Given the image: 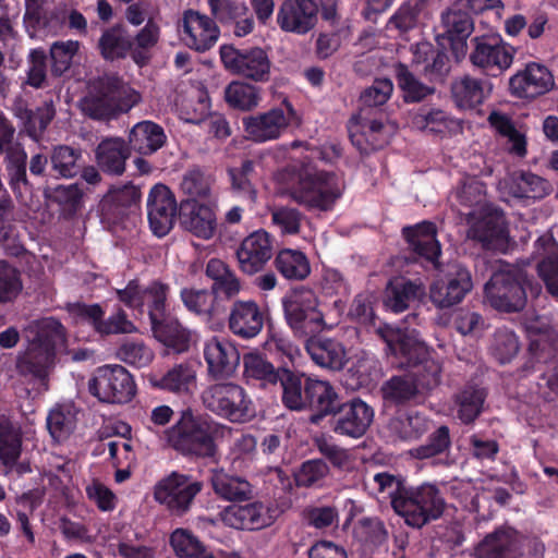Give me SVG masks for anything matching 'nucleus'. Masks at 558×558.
I'll return each mask as SVG.
<instances>
[{
  "mask_svg": "<svg viewBox=\"0 0 558 558\" xmlns=\"http://www.w3.org/2000/svg\"><path fill=\"white\" fill-rule=\"evenodd\" d=\"M393 92L389 78H375L360 96V110L348 123L349 137L362 154L383 148L387 143L381 107Z\"/></svg>",
  "mask_w": 558,
  "mask_h": 558,
  "instance_id": "1",
  "label": "nucleus"
},
{
  "mask_svg": "<svg viewBox=\"0 0 558 558\" xmlns=\"http://www.w3.org/2000/svg\"><path fill=\"white\" fill-rule=\"evenodd\" d=\"M287 392L281 393L282 404L290 411L308 412V423L319 426L337 415L342 396L329 380L319 379L299 371L287 378Z\"/></svg>",
  "mask_w": 558,
  "mask_h": 558,
  "instance_id": "2",
  "label": "nucleus"
},
{
  "mask_svg": "<svg viewBox=\"0 0 558 558\" xmlns=\"http://www.w3.org/2000/svg\"><path fill=\"white\" fill-rule=\"evenodd\" d=\"M377 333L386 343L387 352L399 360V366L410 368L408 373L424 395L439 385L441 366L423 342L389 325L379 327Z\"/></svg>",
  "mask_w": 558,
  "mask_h": 558,
  "instance_id": "3",
  "label": "nucleus"
},
{
  "mask_svg": "<svg viewBox=\"0 0 558 558\" xmlns=\"http://www.w3.org/2000/svg\"><path fill=\"white\" fill-rule=\"evenodd\" d=\"M542 291V284L533 276L517 267L494 271L484 287L487 303L502 313L521 312L527 298L537 299Z\"/></svg>",
  "mask_w": 558,
  "mask_h": 558,
  "instance_id": "4",
  "label": "nucleus"
},
{
  "mask_svg": "<svg viewBox=\"0 0 558 558\" xmlns=\"http://www.w3.org/2000/svg\"><path fill=\"white\" fill-rule=\"evenodd\" d=\"M64 340L65 329L59 320H44L26 352L17 357V374L47 388L49 371L57 356V347Z\"/></svg>",
  "mask_w": 558,
  "mask_h": 558,
  "instance_id": "5",
  "label": "nucleus"
},
{
  "mask_svg": "<svg viewBox=\"0 0 558 558\" xmlns=\"http://www.w3.org/2000/svg\"><path fill=\"white\" fill-rule=\"evenodd\" d=\"M216 434L217 424L209 416L186 409L167 430V438L169 445L182 456L207 459L217 453Z\"/></svg>",
  "mask_w": 558,
  "mask_h": 558,
  "instance_id": "6",
  "label": "nucleus"
},
{
  "mask_svg": "<svg viewBox=\"0 0 558 558\" xmlns=\"http://www.w3.org/2000/svg\"><path fill=\"white\" fill-rule=\"evenodd\" d=\"M446 499L435 483L423 482L420 485H407L395 498L393 512L404 523L420 530L440 519L446 510Z\"/></svg>",
  "mask_w": 558,
  "mask_h": 558,
  "instance_id": "7",
  "label": "nucleus"
},
{
  "mask_svg": "<svg viewBox=\"0 0 558 558\" xmlns=\"http://www.w3.org/2000/svg\"><path fill=\"white\" fill-rule=\"evenodd\" d=\"M140 96L114 74L99 77L83 101V111L94 120L106 121L131 110Z\"/></svg>",
  "mask_w": 558,
  "mask_h": 558,
  "instance_id": "8",
  "label": "nucleus"
},
{
  "mask_svg": "<svg viewBox=\"0 0 558 558\" xmlns=\"http://www.w3.org/2000/svg\"><path fill=\"white\" fill-rule=\"evenodd\" d=\"M290 198L306 210L329 211L341 197L342 191L335 172L301 169L288 190Z\"/></svg>",
  "mask_w": 558,
  "mask_h": 558,
  "instance_id": "9",
  "label": "nucleus"
},
{
  "mask_svg": "<svg viewBox=\"0 0 558 558\" xmlns=\"http://www.w3.org/2000/svg\"><path fill=\"white\" fill-rule=\"evenodd\" d=\"M204 407L231 423H246L255 416V405L246 390L233 383L215 384L202 393Z\"/></svg>",
  "mask_w": 558,
  "mask_h": 558,
  "instance_id": "10",
  "label": "nucleus"
},
{
  "mask_svg": "<svg viewBox=\"0 0 558 558\" xmlns=\"http://www.w3.org/2000/svg\"><path fill=\"white\" fill-rule=\"evenodd\" d=\"M203 487V482L193 475L172 471L156 483L154 498L172 515L183 517L192 509Z\"/></svg>",
  "mask_w": 558,
  "mask_h": 558,
  "instance_id": "11",
  "label": "nucleus"
},
{
  "mask_svg": "<svg viewBox=\"0 0 558 558\" xmlns=\"http://www.w3.org/2000/svg\"><path fill=\"white\" fill-rule=\"evenodd\" d=\"M169 286L154 280L142 286L137 279L130 280L125 288L116 289L117 299L128 308L147 313L150 326L170 313L168 310Z\"/></svg>",
  "mask_w": 558,
  "mask_h": 558,
  "instance_id": "12",
  "label": "nucleus"
},
{
  "mask_svg": "<svg viewBox=\"0 0 558 558\" xmlns=\"http://www.w3.org/2000/svg\"><path fill=\"white\" fill-rule=\"evenodd\" d=\"M220 61L230 74L265 83L270 78L271 61L267 51L257 46L238 48L233 44L219 47Z\"/></svg>",
  "mask_w": 558,
  "mask_h": 558,
  "instance_id": "13",
  "label": "nucleus"
},
{
  "mask_svg": "<svg viewBox=\"0 0 558 558\" xmlns=\"http://www.w3.org/2000/svg\"><path fill=\"white\" fill-rule=\"evenodd\" d=\"M88 390L101 403L126 404L136 395V384L123 366L104 365L96 368L88 381Z\"/></svg>",
  "mask_w": 558,
  "mask_h": 558,
  "instance_id": "14",
  "label": "nucleus"
},
{
  "mask_svg": "<svg viewBox=\"0 0 558 558\" xmlns=\"http://www.w3.org/2000/svg\"><path fill=\"white\" fill-rule=\"evenodd\" d=\"M429 288L430 302L440 310L460 304L473 289L471 271L459 262L447 263Z\"/></svg>",
  "mask_w": 558,
  "mask_h": 558,
  "instance_id": "15",
  "label": "nucleus"
},
{
  "mask_svg": "<svg viewBox=\"0 0 558 558\" xmlns=\"http://www.w3.org/2000/svg\"><path fill=\"white\" fill-rule=\"evenodd\" d=\"M471 43L470 61L486 75L497 77L511 66L517 49L500 35L476 36Z\"/></svg>",
  "mask_w": 558,
  "mask_h": 558,
  "instance_id": "16",
  "label": "nucleus"
},
{
  "mask_svg": "<svg viewBox=\"0 0 558 558\" xmlns=\"http://www.w3.org/2000/svg\"><path fill=\"white\" fill-rule=\"evenodd\" d=\"M274 236L264 229L246 235L235 251L238 267L247 276L262 272L274 256Z\"/></svg>",
  "mask_w": 558,
  "mask_h": 558,
  "instance_id": "17",
  "label": "nucleus"
},
{
  "mask_svg": "<svg viewBox=\"0 0 558 558\" xmlns=\"http://www.w3.org/2000/svg\"><path fill=\"white\" fill-rule=\"evenodd\" d=\"M226 323L232 335L243 340H250L257 337L263 330L265 312L253 299H236L229 307L226 306L223 326Z\"/></svg>",
  "mask_w": 558,
  "mask_h": 558,
  "instance_id": "18",
  "label": "nucleus"
},
{
  "mask_svg": "<svg viewBox=\"0 0 558 558\" xmlns=\"http://www.w3.org/2000/svg\"><path fill=\"white\" fill-rule=\"evenodd\" d=\"M340 408L337 415L329 421L332 432L351 438H360L365 435L374 418L373 408L360 398L349 401L342 398Z\"/></svg>",
  "mask_w": 558,
  "mask_h": 558,
  "instance_id": "19",
  "label": "nucleus"
},
{
  "mask_svg": "<svg viewBox=\"0 0 558 558\" xmlns=\"http://www.w3.org/2000/svg\"><path fill=\"white\" fill-rule=\"evenodd\" d=\"M402 238L408 244L414 259L439 267L441 245L437 239V227L434 222L423 220L412 226H405L401 230Z\"/></svg>",
  "mask_w": 558,
  "mask_h": 558,
  "instance_id": "20",
  "label": "nucleus"
},
{
  "mask_svg": "<svg viewBox=\"0 0 558 558\" xmlns=\"http://www.w3.org/2000/svg\"><path fill=\"white\" fill-rule=\"evenodd\" d=\"M179 207L172 191L165 184L154 185L147 197V217L153 233L162 238L173 228Z\"/></svg>",
  "mask_w": 558,
  "mask_h": 558,
  "instance_id": "21",
  "label": "nucleus"
},
{
  "mask_svg": "<svg viewBox=\"0 0 558 558\" xmlns=\"http://www.w3.org/2000/svg\"><path fill=\"white\" fill-rule=\"evenodd\" d=\"M220 518L227 526L257 531L275 522L276 510L262 501H252L246 505L233 504L220 512Z\"/></svg>",
  "mask_w": 558,
  "mask_h": 558,
  "instance_id": "22",
  "label": "nucleus"
},
{
  "mask_svg": "<svg viewBox=\"0 0 558 558\" xmlns=\"http://www.w3.org/2000/svg\"><path fill=\"white\" fill-rule=\"evenodd\" d=\"M289 123V118L279 107L242 118L246 138L258 144L278 140L288 129Z\"/></svg>",
  "mask_w": 558,
  "mask_h": 558,
  "instance_id": "23",
  "label": "nucleus"
},
{
  "mask_svg": "<svg viewBox=\"0 0 558 558\" xmlns=\"http://www.w3.org/2000/svg\"><path fill=\"white\" fill-rule=\"evenodd\" d=\"M319 8L315 0H284L277 13V23L283 32L305 35L318 21Z\"/></svg>",
  "mask_w": 558,
  "mask_h": 558,
  "instance_id": "24",
  "label": "nucleus"
},
{
  "mask_svg": "<svg viewBox=\"0 0 558 558\" xmlns=\"http://www.w3.org/2000/svg\"><path fill=\"white\" fill-rule=\"evenodd\" d=\"M555 86L551 72L543 64L530 62L524 70L517 72L509 80V89L518 98L534 99Z\"/></svg>",
  "mask_w": 558,
  "mask_h": 558,
  "instance_id": "25",
  "label": "nucleus"
},
{
  "mask_svg": "<svg viewBox=\"0 0 558 558\" xmlns=\"http://www.w3.org/2000/svg\"><path fill=\"white\" fill-rule=\"evenodd\" d=\"M182 29L185 44L198 52L213 48L220 36L215 20L193 9L183 12Z\"/></svg>",
  "mask_w": 558,
  "mask_h": 558,
  "instance_id": "26",
  "label": "nucleus"
},
{
  "mask_svg": "<svg viewBox=\"0 0 558 558\" xmlns=\"http://www.w3.org/2000/svg\"><path fill=\"white\" fill-rule=\"evenodd\" d=\"M180 300L190 313L198 316L211 329L220 330L223 328L226 305L217 303L209 290L182 288Z\"/></svg>",
  "mask_w": 558,
  "mask_h": 558,
  "instance_id": "27",
  "label": "nucleus"
},
{
  "mask_svg": "<svg viewBox=\"0 0 558 558\" xmlns=\"http://www.w3.org/2000/svg\"><path fill=\"white\" fill-rule=\"evenodd\" d=\"M204 357L208 373L215 378L231 376L240 364V353L232 341L225 337H211L205 342Z\"/></svg>",
  "mask_w": 558,
  "mask_h": 558,
  "instance_id": "28",
  "label": "nucleus"
},
{
  "mask_svg": "<svg viewBox=\"0 0 558 558\" xmlns=\"http://www.w3.org/2000/svg\"><path fill=\"white\" fill-rule=\"evenodd\" d=\"M475 550L480 558H521V535L514 527L504 525L488 533Z\"/></svg>",
  "mask_w": 558,
  "mask_h": 558,
  "instance_id": "29",
  "label": "nucleus"
},
{
  "mask_svg": "<svg viewBox=\"0 0 558 558\" xmlns=\"http://www.w3.org/2000/svg\"><path fill=\"white\" fill-rule=\"evenodd\" d=\"M205 275L213 281L209 291L217 303H232L243 289L241 279L222 259L210 258L206 264Z\"/></svg>",
  "mask_w": 558,
  "mask_h": 558,
  "instance_id": "30",
  "label": "nucleus"
},
{
  "mask_svg": "<svg viewBox=\"0 0 558 558\" xmlns=\"http://www.w3.org/2000/svg\"><path fill=\"white\" fill-rule=\"evenodd\" d=\"M442 37L450 45L456 57L466 52V40L474 31V21L466 10L457 7L448 8L441 13Z\"/></svg>",
  "mask_w": 558,
  "mask_h": 558,
  "instance_id": "31",
  "label": "nucleus"
},
{
  "mask_svg": "<svg viewBox=\"0 0 558 558\" xmlns=\"http://www.w3.org/2000/svg\"><path fill=\"white\" fill-rule=\"evenodd\" d=\"M131 149L122 137H105L95 148V161L99 170L110 177L125 172Z\"/></svg>",
  "mask_w": 558,
  "mask_h": 558,
  "instance_id": "32",
  "label": "nucleus"
},
{
  "mask_svg": "<svg viewBox=\"0 0 558 558\" xmlns=\"http://www.w3.org/2000/svg\"><path fill=\"white\" fill-rule=\"evenodd\" d=\"M182 225L195 236L208 240L214 236L217 221L213 208L195 199H182L179 206Z\"/></svg>",
  "mask_w": 558,
  "mask_h": 558,
  "instance_id": "33",
  "label": "nucleus"
},
{
  "mask_svg": "<svg viewBox=\"0 0 558 558\" xmlns=\"http://www.w3.org/2000/svg\"><path fill=\"white\" fill-rule=\"evenodd\" d=\"M424 294L425 287L420 280L393 277L385 288L384 305L392 313H403Z\"/></svg>",
  "mask_w": 558,
  "mask_h": 558,
  "instance_id": "34",
  "label": "nucleus"
},
{
  "mask_svg": "<svg viewBox=\"0 0 558 558\" xmlns=\"http://www.w3.org/2000/svg\"><path fill=\"white\" fill-rule=\"evenodd\" d=\"M471 238L487 250L500 248L507 244L508 228L505 215L499 209L486 213L470 229Z\"/></svg>",
  "mask_w": 558,
  "mask_h": 558,
  "instance_id": "35",
  "label": "nucleus"
},
{
  "mask_svg": "<svg viewBox=\"0 0 558 558\" xmlns=\"http://www.w3.org/2000/svg\"><path fill=\"white\" fill-rule=\"evenodd\" d=\"M305 349L312 361L322 368L340 371L347 363L345 349L336 339L313 336L306 339Z\"/></svg>",
  "mask_w": 558,
  "mask_h": 558,
  "instance_id": "36",
  "label": "nucleus"
},
{
  "mask_svg": "<svg viewBox=\"0 0 558 558\" xmlns=\"http://www.w3.org/2000/svg\"><path fill=\"white\" fill-rule=\"evenodd\" d=\"M244 374L247 378L256 379L262 386L280 384L282 393L287 392V378L296 376L299 371L284 367H275L274 364L257 353H247L243 356Z\"/></svg>",
  "mask_w": 558,
  "mask_h": 558,
  "instance_id": "37",
  "label": "nucleus"
},
{
  "mask_svg": "<svg viewBox=\"0 0 558 558\" xmlns=\"http://www.w3.org/2000/svg\"><path fill=\"white\" fill-rule=\"evenodd\" d=\"M167 143L165 130L158 123L144 120L135 123L129 132L126 144L131 151L150 156Z\"/></svg>",
  "mask_w": 558,
  "mask_h": 558,
  "instance_id": "38",
  "label": "nucleus"
},
{
  "mask_svg": "<svg viewBox=\"0 0 558 558\" xmlns=\"http://www.w3.org/2000/svg\"><path fill=\"white\" fill-rule=\"evenodd\" d=\"M150 328L154 337L173 353L189 351L192 333L171 313L153 324Z\"/></svg>",
  "mask_w": 558,
  "mask_h": 558,
  "instance_id": "39",
  "label": "nucleus"
},
{
  "mask_svg": "<svg viewBox=\"0 0 558 558\" xmlns=\"http://www.w3.org/2000/svg\"><path fill=\"white\" fill-rule=\"evenodd\" d=\"M210 484L214 493L223 500L239 502L250 500L254 495L253 486L247 480L223 470H213Z\"/></svg>",
  "mask_w": 558,
  "mask_h": 558,
  "instance_id": "40",
  "label": "nucleus"
},
{
  "mask_svg": "<svg viewBox=\"0 0 558 558\" xmlns=\"http://www.w3.org/2000/svg\"><path fill=\"white\" fill-rule=\"evenodd\" d=\"M490 84L465 75L451 84V97L459 109H475L488 97Z\"/></svg>",
  "mask_w": 558,
  "mask_h": 558,
  "instance_id": "41",
  "label": "nucleus"
},
{
  "mask_svg": "<svg viewBox=\"0 0 558 558\" xmlns=\"http://www.w3.org/2000/svg\"><path fill=\"white\" fill-rule=\"evenodd\" d=\"M23 433L21 425L0 415V462L12 470L22 454Z\"/></svg>",
  "mask_w": 558,
  "mask_h": 558,
  "instance_id": "42",
  "label": "nucleus"
},
{
  "mask_svg": "<svg viewBox=\"0 0 558 558\" xmlns=\"http://www.w3.org/2000/svg\"><path fill=\"white\" fill-rule=\"evenodd\" d=\"M274 267L289 281H303L312 271L307 255L301 250L289 247L281 248L275 254Z\"/></svg>",
  "mask_w": 558,
  "mask_h": 558,
  "instance_id": "43",
  "label": "nucleus"
},
{
  "mask_svg": "<svg viewBox=\"0 0 558 558\" xmlns=\"http://www.w3.org/2000/svg\"><path fill=\"white\" fill-rule=\"evenodd\" d=\"M151 385L179 396L190 395L196 387V372L190 363H180L160 377L151 378Z\"/></svg>",
  "mask_w": 558,
  "mask_h": 558,
  "instance_id": "44",
  "label": "nucleus"
},
{
  "mask_svg": "<svg viewBox=\"0 0 558 558\" xmlns=\"http://www.w3.org/2000/svg\"><path fill=\"white\" fill-rule=\"evenodd\" d=\"M380 391L385 403L396 407L405 405L424 395L409 373L391 376L383 384Z\"/></svg>",
  "mask_w": 558,
  "mask_h": 558,
  "instance_id": "45",
  "label": "nucleus"
},
{
  "mask_svg": "<svg viewBox=\"0 0 558 558\" xmlns=\"http://www.w3.org/2000/svg\"><path fill=\"white\" fill-rule=\"evenodd\" d=\"M486 398L487 392L484 388L472 384L465 385L453 397L457 417L465 425L474 423L483 412Z\"/></svg>",
  "mask_w": 558,
  "mask_h": 558,
  "instance_id": "46",
  "label": "nucleus"
},
{
  "mask_svg": "<svg viewBox=\"0 0 558 558\" xmlns=\"http://www.w3.org/2000/svg\"><path fill=\"white\" fill-rule=\"evenodd\" d=\"M131 38L123 25H113L104 29L98 39L97 49L106 61L123 60L131 57Z\"/></svg>",
  "mask_w": 558,
  "mask_h": 558,
  "instance_id": "47",
  "label": "nucleus"
},
{
  "mask_svg": "<svg viewBox=\"0 0 558 558\" xmlns=\"http://www.w3.org/2000/svg\"><path fill=\"white\" fill-rule=\"evenodd\" d=\"M50 174L71 179L76 177L85 163L81 148H74L69 145L53 146L50 154Z\"/></svg>",
  "mask_w": 558,
  "mask_h": 558,
  "instance_id": "48",
  "label": "nucleus"
},
{
  "mask_svg": "<svg viewBox=\"0 0 558 558\" xmlns=\"http://www.w3.org/2000/svg\"><path fill=\"white\" fill-rule=\"evenodd\" d=\"M432 421L417 411L400 413L388 423L390 433L400 440L410 441L421 438L429 430Z\"/></svg>",
  "mask_w": 558,
  "mask_h": 558,
  "instance_id": "49",
  "label": "nucleus"
},
{
  "mask_svg": "<svg viewBox=\"0 0 558 558\" xmlns=\"http://www.w3.org/2000/svg\"><path fill=\"white\" fill-rule=\"evenodd\" d=\"M550 192V183L546 179L532 172H522L512 181L509 187L510 195L521 201L525 206L544 198L549 195Z\"/></svg>",
  "mask_w": 558,
  "mask_h": 558,
  "instance_id": "50",
  "label": "nucleus"
},
{
  "mask_svg": "<svg viewBox=\"0 0 558 558\" xmlns=\"http://www.w3.org/2000/svg\"><path fill=\"white\" fill-rule=\"evenodd\" d=\"M414 61L425 64L424 72L430 81H442L451 68L447 52L427 43L417 45L414 51Z\"/></svg>",
  "mask_w": 558,
  "mask_h": 558,
  "instance_id": "51",
  "label": "nucleus"
},
{
  "mask_svg": "<svg viewBox=\"0 0 558 558\" xmlns=\"http://www.w3.org/2000/svg\"><path fill=\"white\" fill-rule=\"evenodd\" d=\"M159 38L160 27L153 17H149L145 26L131 38V59L136 65L143 68L149 63L150 50L158 44Z\"/></svg>",
  "mask_w": 558,
  "mask_h": 558,
  "instance_id": "52",
  "label": "nucleus"
},
{
  "mask_svg": "<svg viewBox=\"0 0 558 558\" xmlns=\"http://www.w3.org/2000/svg\"><path fill=\"white\" fill-rule=\"evenodd\" d=\"M5 168L9 178V185L16 197L22 196L23 191L31 190V184L27 180L26 166L27 154L23 147L8 149L5 155Z\"/></svg>",
  "mask_w": 558,
  "mask_h": 558,
  "instance_id": "53",
  "label": "nucleus"
},
{
  "mask_svg": "<svg viewBox=\"0 0 558 558\" xmlns=\"http://www.w3.org/2000/svg\"><path fill=\"white\" fill-rule=\"evenodd\" d=\"M56 116V109L52 102H44L36 110L28 108H17L16 117L22 121L27 135L38 140Z\"/></svg>",
  "mask_w": 558,
  "mask_h": 558,
  "instance_id": "54",
  "label": "nucleus"
},
{
  "mask_svg": "<svg viewBox=\"0 0 558 558\" xmlns=\"http://www.w3.org/2000/svg\"><path fill=\"white\" fill-rule=\"evenodd\" d=\"M395 75L407 104L420 102L435 92L434 87L422 83L404 63L399 62L395 65Z\"/></svg>",
  "mask_w": 558,
  "mask_h": 558,
  "instance_id": "55",
  "label": "nucleus"
},
{
  "mask_svg": "<svg viewBox=\"0 0 558 558\" xmlns=\"http://www.w3.org/2000/svg\"><path fill=\"white\" fill-rule=\"evenodd\" d=\"M284 318L295 337L310 338L325 327L323 313H306L283 307Z\"/></svg>",
  "mask_w": 558,
  "mask_h": 558,
  "instance_id": "56",
  "label": "nucleus"
},
{
  "mask_svg": "<svg viewBox=\"0 0 558 558\" xmlns=\"http://www.w3.org/2000/svg\"><path fill=\"white\" fill-rule=\"evenodd\" d=\"M426 7L425 0H405L389 17L386 28L405 34L420 25L421 15Z\"/></svg>",
  "mask_w": 558,
  "mask_h": 558,
  "instance_id": "57",
  "label": "nucleus"
},
{
  "mask_svg": "<svg viewBox=\"0 0 558 558\" xmlns=\"http://www.w3.org/2000/svg\"><path fill=\"white\" fill-rule=\"evenodd\" d=\"M227 104L242 111H251L260 101L259 88L248 83L233 81L225 89Z\"/></svg>",
  "mask_w": 558,
  "mask_h": 558,
  "instance_id": "58",
  "label": "nucleus"
},
{
  "mask_svg": "<svg viewBox=\"0 0 558 558\" xmlns=\"http://www.w3.org/2000/svg\"><path fill=\"white\" fill-rule=\"evenodd\" d=\"M80 47V41L72 39L58 40L50 46V73L53 77H61L71 69Z\"/></svg>",
  "mask_w": 558,
  "mask_h": 558,
  "instance_id": "59",
  "label": "nucleus"
},
{
  "mask_svg": "<svg viewBox=\"0 0 558 558\" xmlns=\"http://www.w3.org/2000/svg\"><path fill=\"white\" fill-rule=\"evenodd\" d=\"M25 12L23 22L29 37L49 35V12L50 8L46 0H24Z\"/></svg>",
  "mask_w": 558,
  "mask_h": 558,
  "instance_id": "60",
  "label": "nucleus"
},
{
  "mask_svg": "<svg viewBox=\"0 0 558 558\" xmlns=\"http://www.w3.org/2000/svg\"><path fill=\"white\" fill-rule=\"evenodd\" d=\"M169 543L178 558H202L207 551L203 542L192 531L183 527L170 534Z\"/></svg>",
  "mask_w": 558,
  "mask_h": 558,
  "instance_id": "61",
  "label": "nucleus"
},
{
  "mask_svg": "<svg viewBox=\"0 0 558 558\" xmlns=\"http://www.w3.org/2000/svg\"><path fill=\"white\" fill-rule=\"evenodd\" d=\"M450 429L447 425H440L430 433L425 444L411 450V454L418 459H430L444 453H448L451 448Z\"/></svg>",
  "mask_w": 558,
  "mask_h": 558,
  "instance_id": "62",
  "label": "nucleus"
},
{
  "mask_svg": "<svg viewBox=\"0 0 558 558\" xmlns=\"http://www.w3.org/2000/svg\"><path fill=\"white\" fill-rule=\"evenodd\" d=\"M266 350L277 362L278 367L299 371L295 367V362L300 357V350L288 338L280 335H271L266 341Z\"/></svg>",
  "mask_w": 558,
  "mask_h": 558,
  "instance_id": "63",
  "label": "nucleus"
},
{
  "mask_svg": "<svg viewBox=\"0 0 558 558\" xmlns=\"http://www.w3.org/2000/svg\"><path fill=\"white\" fill-rule=\"evenodd\" d=\"M75 415L66 407H56L48 413L47 428L57 442L66 440L75 429Z\"/></svg>",
  "mask_w": 558,
  "mask_h": 558,
  "instance_id": "64",
  "label": "nucleus"
}]
</instances>
